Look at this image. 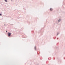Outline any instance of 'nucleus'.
Returning <instances> with one entry per match:
<instances>
[{"label":"nucleus","instance_id":"obj_1","mask_svg":"<svg viewBox=\"0 0 65 65\" xmlns=\"http://www.w3.org/2000/svg\"><path fill=\"white\" fill-rule=\"evenodd\" d=\"M10 35H11V33H8V36H9Z\"/></svg>","mask_w":65,"mask_h":65},{"label":"nucleus","instance_id":"obj_5","mask_svg":"<svg viewBox=\"0 0 65 65\" xmlns=\"http://www.w3.org/2000/svg\"><path fill=\"white\" fill-rule=\"evenodd\" d=\"M1 14H0V16H1Z\"/></svg>","mask_w":65,"mask_h":65},{"label":"nucleus","instance_id":"obj_6","mask_svg":"<svg viewBox=\"0 0 65 65\" xmlns=\"http://www.w3.org/2000/svg\"><path fill=\"white\" fill-rule=\"evenodd\" d=\"M6 32H7V31H6Z\"/></svg>","mask_w":65,"mask_h":65},{"label":"nucleus","instance_id":"obj_7","mask_svg":"<svg viewBox=\"0 0 65 65\" xmlns=\"http://www.w3.org/2000/svg\"><path fill=\"white\" fill-rule=\"evenodd\" d=\"M12 1V0H11Z\"/></svg>","mask_w":65,"mask_h":65},{"label":"nucleus","instance_id":"obj_3","mask_svg":"<svg viewBox=\"0 0 65 65\" xmlns=\"http://www.w3.org/2000/svg\"><path fill=\"white\" fill-rule=\"evenodd\" d=\"M6 2H7V0H4Z\"/></svg>","mask_w":65,"mask_h":65},{"label":"nucleus","instance_id":"obj_2","mask_svg":"<svg viewBox=\"0 0 65 65\" xmlns=\"http://www.w3.org/2000/svg\"><path fill=\"white\" fill-rule=\"evenodd\" d=\"M50 10L51 11H52V10H53V9L52 8H50Z\"/></svg>","mask_w":65,"mask_h":65},{"label":"nucleus","instance_id":"obj_4","mask_svg":"<svg viewBox=\"0 0 65 65\" xmlns=\"http://www.w3.org/2000/svg\"><path fill=\"white\" fill-rule=\"evenodd\" d=\"M61 19L59 20H58V22H60V21H61Z\"/></svg>","mask_w":65,"mask_h":65}]
</instances>
